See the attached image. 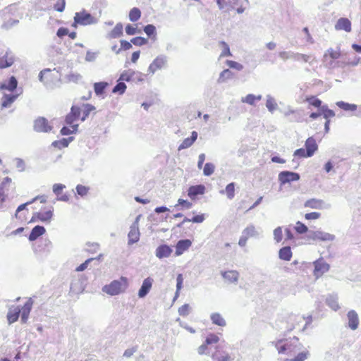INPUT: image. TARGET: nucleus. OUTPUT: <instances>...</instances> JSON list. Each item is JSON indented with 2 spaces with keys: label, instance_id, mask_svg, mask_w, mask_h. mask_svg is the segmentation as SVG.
<instances>
[{
  "label": "nucleus",
  "instance_id": "38",
  "mask_svg": "<svg viewBox=\"0 0 361 361\" xmlns=\"http://www.w3.org/2000/svg\"><path fill=\"white\" fill-rule=\"evenodd\" d=\"M108 86L106 82H95L94 84V90L97 95H102L104 93L105 89Z\"/></svg>",
  "mask_w": 361,
  "mask_h": 361
},
{
  "label": "nucleus",
  "instance_id": "10",
  "mask_svg": "<svg viewBox=\"0 0 361 361\" xmlns=\"http://www.w3.org/2000/svg\"><path fill=\"white\" fill-rule=\"evenodd\" d=\"M309 238L314 241H332L334 235L322 231H314L310 235Z\"/></svg>",
  "mask_w": 361,
  "mask_h": 361
},
{
  "label": "nucleus",
  "instance_id": "34",
  "mask_svg": "<svg viewBox=\"0 0 361 361\" xmlns=\"http://www.w3.org/2000/svg\"><path fill=\"white\" fill-rule=\"evenodd\" d=\"M18 85V81L14 76H11L9 78L8 82L7 85L2 84L0 86V89L1 90H8L9 91H13Z\"/></svg>",
  "mask_w": 361,
  "mask_h": 361
},
{
  "label": "nucleus",
  "instance_id": "42",
  "mask_svg": "<svg viewBox=\"0 0 361 361\" xmlns=\"http://www.w3.org/2000/svg\"><path fill=\"white\" fill-rule=\"evenodd\" d=\"M305 102H308L310 105L316 107L321 108L322 107V101L317 98L315 96H309L305 98Z\"/></svg>",
  "mask_w": 361,
  "mask_h": 361
},
{
  "label": "nucleus",
  "instance_id": "16",
  "mask_svg": "<svg viewBox=\"0 0 361 361\" xmlns=\"http://www.w3.org/2000/svg\"><path fill=\"white\" fill-rule=\"evenodd\" d=\"M285 116L291 122H302V115L300 110L290 109L284 113Z\"/></svg>",
  "mask_w": 361,
  "mask_h": 361
},
{
  "label": "nucleus",
  "instance_id": "55",
  "mask_svg": "<svg viewBox=\"0 0 361 361\" xmlns=\"http://www.w3.org/2000/svg\"><path fill=\"white\" fill-rule=\"evenodd\" d=\"M295 229L296 232L300 234L305 233L308 230L307 227L300 221L296 223Z\"/></svg>",
  "mask_w": 361,
  "mask_h": 361
},
{
  "label": "nucleus",
  "instance_id": "1",
  "mask_svg": "<svg viewBox=\"0 0 361 361\" xmlns=\"http://www.w3.org/2000/svg\"><path fill=\"white\" fill-rule=\"evenodd\" d=\"M274 345L279 354L287 356L284 361H305L310 355L307 350L299 352L302 348V344L296 336L279 339L274 343Z\"/></svg>",
  "mask_w": 361,
  "mask_h": 361
},
{
  "label": "nucleus",
  "instance_id": "32",
  "mask_svg": "<svg viewBox=\"0 0 361 361\" xmlns=\"http://www.w3.org/2000/svg\"><path fill=\"white\" fill-rule=\"evenodd\" d=\"M140 232L137 228L132 227L128 233L129 244H133L139 240Z\"/></svg>",
  "mask_w": 361,
  "mask_h": 361
},
{
  "label": "nucleus",
  "instance_id": "5",
  "mask_svg": "<svg viewBox=\"0 0 361 361\" xmlns=\"http://www.w3.org/2000/svg\"><path fill=\"white\" fill-rule=\"evenodd\" d=\"M314 269L313 274L316 278L321 277L329 270V264L323 258H319L314 262Z\"/></svg>",
  "mask_w": 361,
  "mask_h": 361
},
{
  "label": "nucleus",
  "instance_id": "2",
  "mask_svg": "<svg viewBox=\"0 0 361 361\" xmlns=\"http://www.w3.org/2000/svg\"><path fill=\"white\" fill-rule=\"evenodd\" d=\"M95 110V107L90 104H80L73 105L71 111L68 114L65 118L66 126L61 130L63 135H68L75 133L78 131V121H84L91 112Z\"/></svg>",
  "mask_w": 361,
  "mask_h": 361
},
{
  "label": "nucleus",
  "instance_id": "24",
  "mask_svg": "<svg viewBox=\"0 0 361 361\" xmlns=\"http://www.w3.org/2000/svg\"><path fill=\"white\" fill-rule=\"evenodd\" d=\"M20 314V308L19 307H15L10 308L7 314V319L9 324L14 323L18 319Z\"/></svg>",
  "mask_w": 361,
  "mask_h": 361
},
{
  "label": "nucleus",
  "instance_id": "25",
  "mask_svg": "<svg viewBox=\"0 0 361 361\" xmlns=\"http://www.w3.org/2000/svg\"><path fill=\"white\" fill-rule=\"evenodd\" d=\"M304 206L311 209H321L323 208L324 201L319 199L312 198L307 200Z\"/></svg>",
  "mask_w": 361,
  "mask_h": 361
},
{
  "label": "nucleus",
  "instance_id": "18",
  "mask_svg": "<svg viewBox=\"0 0 361 361\" xmlns=\"http://www.w3.org/2000/svg\"><path fill=\"white\" fill-rule=\"evenodd\" d=\"M335 29L350 32L351 31V22L346 18H341L335 25Z\"/></svg>",
  "mask_w": 361,
  "mask_h": 361
},
{
  "label": "nucleus",
  "instance_id": "59",
  "mask_svg": "<svg viewBox=\"0 0 361 361\" xmlns=\"http://www.w3.org/2000/svg\"><path fill=\"white\" fill-rule=\"evenodd\" d=\"M68 143L69 142H68V140H66L65 138H63V139H61L60 140L54 141L52 143V145H54L56 147L63 148V147H68Z\"/></svg>",
  "mask_w": 361,
  "mask_h": 361
},
{
  "label": "nucleus",
  "instance_id": "11",
  "mask_svg": "<svg viewBox=\"0 0 361 361\" xmlns=\"http://www.w3.org/2000/svg\"><path fill=\"white\" fill-rule=\"evenodd\" d=\"M66 185L61 183H56L53 185V192L56 195L57 200L63 202H68L70 197L68 194H63L62 191Z\"/></svg>",
  "mask_w": 361,
  "mask_h": 361
},
{
  "label": "nucleus",
  "instance_id": "46",
  "mask_svg": "<svg viewBox=\"0 0 361 361\" xmlns=\"http://www.w3.org/2000/svg\"><path fill=\"white\" fill-rule=\"evenodd\" d=\"M225 192L228 199H233L235 196V183H231L228 184L226 187Z\"/></svg>",
  "mask_w": 361,
  "mask_h": 361
},
{
  "label": "nucleus",
  "instance_id": "27",
  "mask_svg": "<svg viewBox=\"0 0 361 361\" xmlns=\"http://www.w3.org/2000/svg\"><path fill=\"white\" fill-rule=\"evenodd\" d=\"M197 133L195 131L192 132L191 137L185 138L180 145L178 149H186L190 147L197 140Z\"/></svg>",
  "mask_w": 361,
  "mask_h": 361
},
{
  "label": "nucleus",
  "instance_id": "29",
  "mask_svg": "<svg viewBox=\"0 0 361 361\" xmlns=\"http://www.w3.org/2000/svg\"><path fill=\"white\" fill-rule=\"evenodd\" d=\"M222 276L228 282H236L238 281L239 274L236 271H227L222 273Z\"/></svg>",
  "mask_w": 361,
  "mask_h": 361
},
{
  "label": "nucleus",
  "instance_id": "50",
  "mask_svg": "<svg viewBox=\"0 0 361 361\" xmlns=\"http://www.w3.org/2000/svg\"><path fill=\"white\" fill-rule=\"evenodd\" d=\"M126 90V84L123 82H119L114 87L112 92L114 93H118L119 94H122L125 92Z\"/></svg>",
  "mask_w": 361,
  "mask_h": 361
},
{
  "label": "nucleus",
  "instance_id": "40",
  "mask_svg": "<svg viewBox=\"0 0 361 361\" xmlns=\"http://www.w3.org/2000/svg\"><path fill=\"white\" fill-rule=\"evenodd\" d=\"M321 113L326 121L329 120L331 118L335 116V113L333 110L329 109L326 105L322 106L321 108Z\"/></svg>",
  "mask_w": 361,
  "mask_h": 361
},
{
  "label": "nucleus",
  "instance_id": "57",
  "mask_svg": "<svg viewBox=\"0 0 361 361\" xmlns=\"http://www.w3.org/2000/svg\"><path fill=\"white\" fill-rule=\"evenodd\" d=\"M66 6V1L65 0H58L54 6V10L58 12H63L65 9Z\"/></svg>",
  "mask_w": 361,
  "mask_h": 361
},
{
  "label": "nucleus",
  "instance_id": "6",
  "mask_svg": "<svg viewBox=\"0 0 361 361\" xmlns=\"http://www.w3.org/2000/svg\"><path fill=\"white\" fill-rule=\"evenodd\" d=\"M34 129L37 132L47 133L51 130L52 127L47 119L44 117H39L35 121Z\"/></svg>",
  "mask_w": 361,
  "mask_h": 361
},
{
  "label": "nucleus",
  "instance_id": "41",
  "mask_svg": "<svg viewBox=\"0 0 361 361\" xmlns=\"http://www.w3.org/2000/svg\"><path fill=\"white\" fill-rule=\"evenodd\" d=\"M141 11L138 8L134 7L129 12V19L132 22H135L140 18Z\"/></svg>",
  "mask_w": 361,
  "mask_h": 361
},
{
  "label": "nucleus",
  "instance_id": "35",
  "mask_svg": "<svg viewBox=\"0 0 361 361\" xmlns=\"http://www.w3.org/2000/svg\"><path fill=\"white\" fill-rule=\"evenodd\" d=\"M262 95H254L252 94H249L246 97H243L241 99V102L243 103H247L250 105H254L257 101H259L262 99Z\"/></svg>",
  "mask_w": 361,
  "mask_h": 361
},
{
  "label": "nucleus",
  "instance_id": "26",
  "mask_svg": "<svg viewBox=\"0 0 361 361\" xmlns=\"http://www.w3.org/2000/svg\"><path fill=\"white\" fill-rule=\"evenodd\" d=\"M46 230L44 226H35L29 235V240L30 241L35 240L37 238L42 235L45 233Z\"/></svg>",
  "mask_w": 361,
  "mask_h": 361
},
{
  "label": "nucleus",
  "instance_id": "58",
  "mask_svg": "<svg viewBox=\"0 0 361 361\" xmlns=\"http://www.w3.org/2000/svg\"><path fill=\"white\" fill-rule=\"evenodd\" d=\"M307 154H308L307 151L306 150V149H304V148L298 149L294 152V156L298 157L300 158H306V157H312L311 155H307Z\"/></svg>",
  "mask_w": 361,
  "mask_h": 361
},
{
  "label": "nucleus",
  "instance_id": "7",
  "mask_svg": "<svg viewBox=\"0 0 361 361\" xmlns=\"http://www.w3.org/2000/svg\"><path fill=\"white\" fill-rule=\"evenodd\" d=\"M303 320V317L298 315L289 316L286 320L287 331L290 332L293 330L299 328L300 324L302 323Z\"/></svg>",
  "mask_w": 361,
  "mask_h": 361
},
{
  "label": "nucleus",
  "instance_id": "62",
  "mask_svg": "<svg viewBox=\"0 0 361 361\" xmlns=\"http://www.w3.org/2000/svg\"><path fill=\"white\" fill-rule=\"evenodd\" d=\"M266 106L269 109V111H273L276 109L277 104L274 99L269 98L267 100Z\"/></svg>",
  "mask_w": 361,
  "mask_h": 361
},
{
  "label": "nucleus",
  "instance_id": "9",
  "mask_svg": "<svg viewBox=\"0 0 361 361\" xmlns=\"http://www.w3.org/2000/svg\"><path fill=\"white\" fill-rule=\"evenodd\" d=\"M300 179V175L295 172L282 171L279 174V180L281 184L291 181H296Z\"/></svg>",
  "mask_w": 361,
  "mask_h": 361
},
{
  "label": "nucleus",
  "instance_id": "64",
  "mask_svg": "<svg viewBox=\"0 0 361 361\" xmlns=\"http://www.w3.org/2000/svg\"><path fill=\"white\" fill-rule=\"evenodd\" d=\"M93 260V258H90V259H87V260H85V262H83L82 264H81L80 266H78L76 269H75V271H84L85 269H86L87 268V266L88 264H90V262L91 261Z\"/></svg>",
  "mask_w": 361,
  "mask_h": 361
},
{
  "label": "nucleus",
  "instance_id": "30",
  "mask_svg": "<svg viewBox=\"0 0 361 361\" xmlns=\"http://www.w3.org/2000/svg\"><path fill=\"white\" fill-rule=\"evenodd\" d=\"M210 319L213 324L219 326H225L226 325L225 319L219 313H212L210 316Z\"/></svg>",
  "mask_w": 361,
  "mask_h": 361
},
{
  "label": "nucleus",
  "instance_id": "12",
  "mask_svg": "<svg viewBox=\"0 0 361 361\" xmlns=\"http://www.w3.org/2000/svg\"><path fill=\"white\" fill-rule=\"evenodd\" d=\"M191 245L192 241L189 239L180 240L178 241L176 245V255H181L184 252L188 250Z\"/></svg>",
  "mask_w": 361,
  "mask_h": 361
},
{
  "label": "nucleus",
  "instance_id": "56",
  "mask_svg": "<svg viewBox=\"0 0 361 361\" xmlns=\"http://www.w3.org/2000/svg\"><path fill=\"white\" fill-rule=\"evenodd\" d=\"M190 307L188 304H184L178 308V313L180 315L185 317L189 314Z\"/></svg>",
  "mask_w": 361,
  "mask_h": 361
},
{
  "label": "nucleus",
  "instance_id": "45",
  "mask_svg": "<svg viewBox=\"0 0 361 361\" xmlns=\"http://www.w3.org/2000/svg\"><path fill=\"white\" fill-rule=\"evenodd\" d=\"M233 73L229 69H225L224 70L218 79L219 82H224L227 79L231 78L233 77Z\"/></svg>",
  "mask_w": 361,
  "mask_h": 361
},
{
  "label": "nucleus",
  "instance_id": "36",
  "mask_svg": "<svg viewBox=\"0 0 361 361\" xmlns=\"http://www.w3.org/2000/svg\"><path fill=\"white\" fill-rule=\"evenodd\" d=\"M17 95L14 94H6L3 97L1 106L3 108L8 107L11 105L12 103L14 102V101L16 99Z\"/></svg>",
  "mask_w": 361,
  "mask_h": 361
},
{
  "label": "nucleus",
  "instance_id": "14",
  "mask_svg": "<svg viewBox=\"0 0 361 361\" xmlns=\"http://www.w3.org/2000/svg\"><path fill=\"white\" fill-rule=\"evenodd\" d=\"M15 61V58L11 52H6L3 56H0V69L11 66Z\"/></svg>",
  "mask_w": 361,
  "mask_h": 361
},
{
  "label": "nucleus",
  "instance_id": "63",
  "mask_svg": "<svg viewBox=\"0 0 361 361\" xmlns=\"http://www.w3.org/2000/svg\"><path fill=\"white\" fill-rule=\"evenodd\" d=\"M155 27L153 25H147L145 27L144 31L148 35L151 36L155 34Z\"/></svg>",
  "mask_w": 361,
  "mask_h": 361
},
{
  "label": "nucleus",
  "instance_id": "53",
  "mask_svg": "<svg viewBox=\"0 0 361 361\" xmlns=\"http://www.w3.org/2000/svg\"><path fill=\"white\" fill-rule=\"evenodd\" d=\"M219 341V338L214 334H210L206 338L205 343L207 345H211L214 343H217Z\"/></svg>",
  "mask_w": 361,
  "mask_h": 361
},
{
  "label": "nucleus",
  "instance_id": "49",
  "mask_svg": "<svg viewBox=\"0 0 361 361\" xmlns=\"http://www.w3.org/2000/svg\"><path fill=\"white\" fill-rule=\"evenodd\" d=\"M212 358L215 361H231V358L228 353H224L221 355H218L217 353H214L212 355Z\"/></svg>",
  "mask_w": 361,
  "mask_h": 361
},
{
  "label": "nucleus",
  "instance_id": "15",
  "mask_svg": "<svg viewBox=\"0 0 361 361\" xmlns=\"http://www.w3.org/2000/svg\"><path fill=\"white\" fill-rule=\"evenodd\" d=\"M152 283H153V279L152 278L147 277V279H145L143 281L141 288H140V290L138 291V296L140 298H144L145 296H146L147 294L151 290Z\"/></svg>",
  "mask_w": 361,
  "mask_h": 361
},
{
  "label": "nucleus",
  "instance_id": "60",
  "mask_svg": "<svg viewBox=\"0 0 361 361\" xmlns=\"http://www.w3.org/2000/svg\"><path fill=\"white\" fill-rule=\"evenodd\" d=\"M274 239L276 242H281L283 238V233H282V229L281 227H277L274 231Z\"/></svg>",
  "mask_w": 361,
  "mask_h": 361
},
{
  "label": "nucleus",
  "instance_id": "3",
  "mask_svg": "<svg viewBox=\"0 0 361 361\" xmlns=\"http://www.w3.org/2000/svg\"><path fill=\"white\" fill-rule=\"evenodd\" d=\"M128 286V280L125 277H121L119 280H114L110 284L103 288V291L111 295H118L126 290Z\"/></svg>",
  "mask_w": 361,
  "mask_h": 361
},
{
  "label": "nucleus",
  "instance_id": "33",
  "mask_svg": "<svg viewBox=\"0 0 361 361\" xmlns=\"http://www.w3.org/2000/svg\"><path fill=\"white\" fill-rule=\"evenodd\" d=\"M280 259L286 261H290L292 257V252L290 247H283L279 250Z\"/></svg>",
  "mask_w": 361,
  "mask_h": 361
},
{
  "label": "nucleus",
  "instance_id": "43",
  "mask_svg": "<svg viewBox=\"0 0 361 361\" xmlns=\"http://www.w3.org/2000/svg\"><path fill=\"white\" fill-rule=\"evenodd\" d=\"M336 105L342 109L343 110H345V111H354L357 109V105L355 104H348V103H346V102H344L343 101H341V102H338L336 103Z\"/></svg>",
  "mask_w": 361,
  "mask_h": 361
},
{
  "label": "nucleus",
  "instance_id": "23",
  "mask_svg": "<svg viewBox=\"0 0 361 361\" xmlns=\"http://www.w3.org/2000/svg\"><path fill=\"white\" fill-rule=\"evenodd\" d=\"M348 325L349 327L355 330L358 327L359 325V319L358 315L354 310H350L348 313Z\"/></svg>",
  "mask_w": 361,
  "mask_h": 361
},
{
  "label": "nucleus",
  "instance_id": "39",
  "mask_svg": "<svg viewBox=\"0 0 361 361\" xmlns=\"http://www.w3.org/2000/svg\"><path fill=\"white\" fill-rule=\"evenodd\" d=\"M292 56L295 61L304 63H310L312 59V56L300 53L293 54Z\"/></svg>",
  "mask_w": 361,
  "mask_h": 361
},
{
  "label": "nucleus",
  "instance_id": "48",
  "mask_svg": "<svg viewBox=\"0 0 361 361\" xmlns=\"http://www.w3.org/2000/svg\"><path fill=\"white\" fill-rule=\"evenodd\" d=\"M135 75V72L132 70L125 71L120 76L119 80L122 81H130L133 75Z\"/></svg>",
  "mask_w": 361,
  "mask_h": 361
},
{
  "label": "nucleus",
  "instance_id": "31",
  "mask_svg": "<svg viewBox=\"0 0 361 361\" xmlns=\"http://www.w3.org/2000/svg\"><path fill=\"white\" fill-rule=\"evenodd\" d=\"M123 35V25L117 23L109 34V37L111 39L118 38Z\"/></svg>",
  "mask_w": 361,
  "mask_h": 361
},
{
  "label": "nucleus",
  "instance_id": "17",
  "mask_svg": "<svg viewBox=\"0 0 361 361\" xmlns=\"http://www.w3.org/2000/svg\"><path fill=\"white\" fill-rule=\"evenodd\" d=\"M33 305V301L31 298H29L25 305L20 308L21 313V321L23 323H25L28 319L30 312L32 310V307Z\"/></svg>",
  "mask_w": 361,
  "mask_h": 361
},
{
  "label": "nucleus",
  "instance_id": "19",
  "mask_svg": "<svg viewBox=\"0 0 361 361\" xmlns=\"http://www.w3.org/2000/svg\"><path fill=\"white\" fill-rule=\"evenodd\" d=\"M11 183V178L6 177L4 178L0 185V202H4L6 197V192L8 190V188Z\"/></svg>",
  "mask_w": 361,
  "mask_h": 361
},
{
  "label": "nucleus",
  "instance_id": "8",
  "mask_svg": "<svg viewBox=\"0 0 361 361\" xmlns=\"http://www.w3.org/2000/svg\"><path fill=\"white\" fill-rule=\"evenodd\" d=\"M166 59L163 56H157L149 66L148 73L154 74L159 70H161L165 66Z\"/></svg>",
  "mask_w": 361,
  "mask_h": 361
},
{
  "label": "nucleus",
  "instance_id": "54",
  "mask_svg": "<svg viewBox=\"0 0 361 361\" xmlns=\"http://www.w3.org/2000/svg\"><path fill=\"white\" fill-rule=\"evenodd\" d=\"M131 43L136 46H142L147 43V39L142 37H136L131 39Z\"/></svg>",
  "mask_w": 361,
  "mask_h": 361
},
{
  "label": "nucleus",
  "instance_id": "44",
  "mask_svg": "<svg viewBox=\"0 0 361 361\" xmlns=\"http://www.w3.org/2000/svg\"><path fill=\"white\" fill-rule=\"evenodd\" d=\"M219 45L222 48V51H221V53L220 54V58L231 56L230 48H229V46L228 45L227 43H226L224 41H221L219 42Z\"/></svg>",
  "mask_w": 361,
  "mask_h": 361
},
{
  "label": "nucleus",
  "instance_id": "37",
  "mask_svg": "<svg viewBox=\"0 0 361 361\" xmlns=\"http://www.w3.org/2000/svg\"><path fill=\"white\" fill-rule=\"evenodd\" d=\"M341 52L340 48L336 49H334L332 48L329 49L326 54H324V57H329L331 59H338L341 57Z\"/></svg>",
  "mask_w": 361,
  "mask_h": 361
},
{
  "label": "nucleus",
  "instance_id": "61",
  "mask_svg": "<svg viewBox=\"0 0 361 361\" xmlns=\"http://www.w3.org/2000/svg\"><path fill=\"white\" fill-rule=\"evenodd\" d=\"M226 64L230 68L236 69L238 71H240L243 68V65H241L240 63H238L236 61H231V60L226 61Z\"/></svg>",
  "mask_w": 361,
  "mask_h": 361
},
{
  "label": "nucleus",
  "instance_id": "21",
  "mask_svg": "<svg viewBox=\"0 0 361 361\" xmlns=\"http://www.w3.org/2000/svg\"><path fill=\"white\" fill-rule=\"evenodd\" d=\"M305 146L306 150L307 151V155L312 156L318 149L316 140L312 137H310L306 140Z\"/></svg>",
  "mask_w": 361,
  "mask_h": 361
},
{
  "label": "nucleus",
  "instance_id": "47",
  "mask_svg": "<svg viewBox=\"0 0 361 361\" xmlns=\"http://www.w3.org/2000/svg\"><path fill=\"white\" fill-rule=\"evenodd\" d=\"M174 207L176 208L180 207L181 209H188L192 207V204L188 200L180 198L178 200L177 204H176Z\"/></svg>",
  "mask_w": 361,
  "mask_h": 361
},
{
  "label": "nucleus",
  "instance_id": "22",
  "mask_svg": "<svg viewBox=\"0 0 361 361\" xmlns=\"http://www.w3.org/2000/svg\"><path fill=\"white\" fill-rule=\"evenodd\" d=\"M53 216V210L50 209L46 211H41L36 212L33 216V218H37L38 220L41 221H49Z\"/></svg>",
  "mask_w": 361,
  "mask_h": 361
},
{
  "label": "nucleus",
  "instance_id": "28",
  "mask_svg": "<svg viewBox=\"0 0 361 361\" xmlns=\"http://www.w3.org/2000/svg\"><path fill=\"white\" fill-rule=\"evenodd\" d=\"M206 219V216L204 214H200L194 216L192 219H189L188 217H185L180 224H178V226L180 227L182 224L186 222H192L196 224L202 223Z\"/></svg>",
  "mask_w": 361,
  "mask_h": 361
},
{
  "label": "nucleus",
  "instance_id": "4",
  "mask_svg": "<svg viewBox=\"0 0 361 361\" xmlns=\"http://www.w3.org/2000/svg\"><path fill=\"white\" fill-rule=\"evenodd\" d=\"M74 23L81 25H88L96 23L97 20L90 13L82 11L75 13Z\"/></svg>",
  "mask_w": 361,
  "mask_h": 361
},
{
  "label": "nucleus",
  "instance_id": "51",
  "mask_svg": "<svg viewBox=\"0 0 361 361\" xmlns=\"http://www.w3.org/2000/svg\"><path fill=\"white\" fill-rule=\"evenodd\" d=\"M90 190V188L82 185H78L76 186L77 193L81 197L85 196L87 195Z\"/></svg>",
  "mask_w": 361,
  "mask_h": 361
},
{
  "label": "nucleus",
  "instance_id": "52",
  "mask_svg": "<svg viewBox=\"0 0 361 361\" xmlns=\"http://www.w3.org/2000/svg\"><path fill=\"white\" fill-rule=\"evenodd\" d=\"M214 165L212 163H207L203 169V173L205 176H210L214 171Z\"/></svg>",
  "mask_w": 361,
  "mask_h": 361
},
{
  "label": "nucleus",
  "instance_id": "20",
  "mask_svg": "<svg viewBox=\"0 0 361 361\" xmlns=\"http://www.w3.org/2000/svg\"><path fill=\"white\" fill-rule=\"evenodd\" d=\"M171 253H172V249L169 245H159L156 249V252H155L156 256L159 259L169 257L171 255Z\"/></svg>",
  "mask_w": 361,
  "mask_h": 361
},
{
  "label": "nucleus",
  "instance_id": "13",
  "mask_svg": "<svg viewBox=\"0 0 361 361\" xmlns=\"http://www.w3.org/2000/svg\"><path fill=\"white\" fill-rule=\"evenodd\" d=\"M205 192V187L203 185H192L188 190V196L194 200L197 195H203Z\"/></svg>",
  "mask_w": 361,
  "mask_h": 361
}]
</instances>
